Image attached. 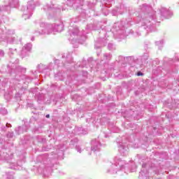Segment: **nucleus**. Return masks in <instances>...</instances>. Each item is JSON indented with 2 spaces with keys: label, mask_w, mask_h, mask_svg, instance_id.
Here are the masks:
<instances>
[{
  "label": "nucleus",
  "mask_w": 179,
  "mask_h": 179,
  "mask_svg": "<svg viewBox=\"0 0 179 179\" xmlns=\"http://www.w3.org/2000/svg\"><path fill=\"white\" fill-rule=\"evenodd\" d=\"M61 174H62V175L64 174V172H61Z\"/></svg>",
  "instance_id": "obj_53"
},
{
  "label": "nucleus",
  "mask_w": 179,
  "mask_h": 179,
  "mask_svg": "<svg viewBox=\"0 0 179 179\" xmlns=\"http://www.w3.org/2000/svg\"><path fill=\"white\" fill-rule=\"evenodd\" d=\"M144 48H145V50H148V45L145 44V46H144Z\"/></svg>",
  "instance_id": "obj_42"
},
{
  "label": "nucleus",
  "mask_w": 179,
  "mask_h": 179,
  "mask_svg": "<svg viewBox=\"0 0 179 179\" xmlns=\"http://www.w3.org/2000/svg\"><path fill=\"white\" fill-rule=\"evenodd\" d=\"M62 10H65V9L62 8Z\"/></svg>",
  "instance_id": "obj_55"
},
{
  "label": "nucleus",
  "mask_w": 179,
  "mask_h": 179,
  "mask_svg": "<svg viewBox=\"0 0 179 179\" xmlns=\"http://www.w3.org/2000/svg\"><path fill=\"white\" fill-rule=\"evenodd\" d=\"M0 160H5L7 163L10 164V169H12L13 170H22L23 167V163H24V159L22 161H19L18 162H15V158L13 157H8V158H0Z\"/></svg>",
  "instance_id": "obj_7"
},
{
  "label": "nucleus",
  "mask_w": 179,
  "mask_h": 179,
  "mask_svg": "<svg viewBox=\"0 0 179 179\" xmlns=\"http://www.w3.org/2000/svg\"><path fill=\"white\" fill-rule=\"evenodd\" d=\"M117 26H118V24H115L114 25V27H117Z\"/></svg>",
  "instance_id": "obj_47"
},
{
  "label": "nucleus",
  "mask_w": 179,
  "mask_h": 179,
  "mask_svg": "<svg viewBox=\"0 0 179 179\" xmlns=\"http://www.w3.org/2000/svg\"><path fill=\"white\" fill-rule=\"evenodd\" d=\"M36 8V3L34 1L31 0L28 1L27 7L22 6L21 10H23V18L26 20L27 19H30L31 15H33V10Z\"/></svg>",
  "instance_id": "obj_6"
},
{
  "label": "nucleus",
  "mask_w": 179,
  "mask_h": 179,
  "mask_svg": "<svg viewBox=\"0 0 179 179\" xmlns=\"http://www.w3.org/2000/svg\"><path fill=\"white\" fill-rule=\"evenodd\" d=\"M67 1H69V2H72L73 0H67Z\"/></svg>",
  "instance_id": "obj_51"
},
{
  "label": "nucleus",
  "mask_w": 179,
  "mask_h": 179,
  "mask_svg": "<svg viewBox=\"0 0 179 179\" xmlns=\"http://www.w3.org/2000/svg\"><path fill=\"white\" fill-rule=\"evenodd\" d=\"M71 142H78V140L75 138L74 140H71Z\"/></svg>",
  "instance_id": "obj_41"
},
{
  "label": "nucleus",
  "mask_w": 179,
  "mask_h": 179,
  "mask_svg": "<svg viewBox=\"0 0 179 179\" xmlns=\"http://www.w3.org/2000/svg\"><path fill=\"white\" fill-rule=\"evenodd\" d=\"M6 34L10 36H5V34H3V30L0 28V41H7V43L12 44V43L15 41V38L10 36H12V34H15V31L8 29L6 31Z\"/></svg>",
  "instance_id": "obj_8"
},
{
  "label": "nucleus",
  "mask_w": 179,
  "mask_h": 179,
  "mask_svg": "<svg viewBox=\"0 0 179 179\" xmlns=\"http://www.w3.org/2000/svg\"><path fill=\"white\" fill-rule=\"evenodd\" d=\"M81 66V68H85V66H86L81 65V66Z\"/></svg>",
  "instance_id": "obj_48"
},
{
  "label": "nucleus",
  "mask_w": 179,
  "mask_h": 179,
  "mask_svg": "<svg viewBox=\"0 0 179 179\" xmlns=\"http://www.w3.org/2000/svg\"><path fill=\"white\" fill-rule=\"evenodd\" d=\"M5 128H6V127H1L2 131H5Z\"/></svg>",
  "instance_id": "obj_44"
},
{
  "label": "nucleus",
  "mask_w": 179,
  "mask_h": 179,
  "mask_svg": "<svg viewBox=\"0 0 179 179\" xmlns=\"http://www.w3.org/2000/svg\"><path fill=\"white\" fill-rule=\"evenodd\" d=\"M17 6H19V0H10L9 6L0 7V12H2V10L9 12V10H10V8H17Z\"/></svg>",
  "instance_id": "obj_9"
},
{
  "label": "nucleus",
  "mask_w": 179,
  "mask_h": 179,
  "mask_svg": "<svg viewBox=\"0 0 179 179\" xmlns=\"http://www.w3.org/2000/svg\"><path fill=\"white\" fill-rule=\"evenodd\" d=\"M124 59H126L129 64H131V60L134 59L132 57H124Z\"/></svg>",
  "instance_id": "obj_33"
},
{
  "label": "nucleus",
  "mask_w": 179,
  "mask_h": 179,
  "mask_svg": "<svg viewBox=\"0 0 179 179\" xmlns=\"http://www.w3.org/2000/svg\"><path fill=\"white\" fill-rule=\"evenodd\" d=\"M101 143L98 139H94L91 142V152L92 153H96V152H100V147Z\"/></svg>",
  "instance_id": "obj_10"
},
{
  "label": "nucleus",
  "mask_w": 179,
  "mask_h": 179,
  "mask_svg": "<svg viewBox=\"0 0 179 179\" xmlns=\"http://www.w3.org/2000/svg\"><path fill=\"white\" fill-rule=\"evenodd\" d=\"M160 13L161 16H162V17L164 19H169V17H171L173 15V13L165 8L160 9Z\"/></svg>",
  "instance_id": "obj_13"
},
{
  "label": "nucleus",
  "mask_w": 179,
  "mask_h": 179,
  "mask_svg": "<svg viewBox=\"0 0 179 179\" xmlns=\"http://www.w3.org/2000/svg\"><path fill=\"white\" fill-rule=\"evenodd\" d=\"M83 64H86V61H83Z\"/></svg>",
  "instance_id": "obj_50"
},
{
  "label": "nucleus",
  "mask_w": 179,
  "mask_h": 179,
  "mask_svg": "<svg viewBox=\"0 0 179 179\" xmlns=\"http://www.w3.org/2000/svg\"><path fill=\"white\" fill-rule=\"evenodd\" d=\"M155 12L148 13L145 18L141 20V27L140 30H147V31H155L156 30V20H155Z\"/></svg>",
  "instance_id": "obj_2"
},
{
  "label": "nucleus",
  "mask_w": 179,
  "mask_h": 179,
  "mask_svg": "<svg viewBox=\"0 0 179 179\" xmlns=\"http://www.w3.org/2000/svg\"><path fill=\"white\" fill-rule=\"evenodd\" d=\"M138 162L140 163V164H142V169L141 172L139 173L138 178L140 179H148V171H146L145 169L146 167H155V164L149 162V158L145 157H138L137 158Z\"/></svg>",
  "instance_id": "obj_4"
},
{
  "label": "nucleus",
  "mask_w": 179,
  "mask_h": 179,
  "mask_svg": "<svg viewBox=\"0 0 179 179\" xmlns=\"http://www.w3.org/2000/svg\"><path fill=\"white\" fill-rule=\"evenodd\" d=\"M15 136L13 131H8L6 134L7 138H12Z\"/></svg>",
  "instance_id": "obj_30"
},
{
  "label": "nucleus",
  "mask_w": 179,
  "mask_h": 179,
  "mask_svg": "<svg viewBox=\"0 0 179 179\" xmlns=\"http://www.w3.org/2000/svg\"><path fill=\"white\" fill-rule=\"evenodd\" d=\"M1 22H3V23H6V22H8V17L3 16Z\"/></svg>",
  "instance_id": "obj_36"
},
{
  "label": "nucleus",
  "mask_w": 179,
  "mask_h": 179,
  "mask_svg": "<svg viewBox=\"0 0 179 179\" xmlns=\"http://www.w3.org/2000/svg\"><path fill=\"white\" fill-rule=\"evenodd\" d=\"M6 127L7 128H12V124H9V123H7L6 125Z\"/></svg>",
  "instance_id": "obj_39"
},
{
  "label": "nucleus",
  "mask_w": 179,
  "mask_h": 179,
  "mask_svg": "<svg viewBox=\"0 0 179 179\" xmlns=\"http://www.w3.org/2000/svg\"><path fill=\"white\" fill-rule=\"evenodd\" d=\"M92 61H93V58H90L88 59V63L90 64V62H92Z\"/></svg>",
  "instance_id": "obj_40"
},
{
  "label": "nucleus",
  "mask_w": 179,
  "mask_h": 179,
  "mask_svg": "<svg viewBox=\"0 0 179 179\" xmlns=\"http://www.w3.org/2000/svg\"><path fill=\"white\" fill-rule=\"evenodd\" d=\"M119 153L123 157L128 156V145L127 143H119Z\"/></svg>",
  "instance_id": "obj_11"
},
{
  "label": "nucleus",
  "mask_w": 179,
  "mask_h": 179,
  "mask_svg": "<svg viewBox=\"0 0 179 179\" xmlns=\"http://www.w3.org/2000/svg\"><path fill=\"white\" fill-rule=\"evenodd\" d=\"M155 156H159V157H167L166 152H155Z\"/></svg>",
  "instance_id": "obj_25"
},
{
  "label": "nucleus",
  "mask_w": 179,
  "mask_h": 179,
  "mask_svg": "<svg viewBox=\"0 0 179 179\" xmlns=\"http://www.w3.org/2000/svg\"><path fill=\"white\" fill-rule=\"evenodd\" d=\"M29 129V123H25L22 126H19L15 128V131L17 135H20L21 134H24Z\"/></svg>",
  "instance_id": "obj_12"
},
{
  "label": "nucleus",
  "mask_w": 179,
  "mask_h": 179,
  "mask_svg": "<svg viewBox=\"0 0 179 179\" xmlns=\"http://www.w3.org/2000/svg\"><path fill=\"white\" fill-rule=\"evenodd\" d=\"M46 118H49L50 117V114H48V115H46Z\"/></svg>",
  "instance_id": "obj_43"
},
{
  "label": "nucleus",
  "mask_w": 179,
  "mask_h": 179,
  "mask_svg": "<svg viewBox=\"0 0 179 179\" xmlns=\"http://www.w3.org/2000/svg\"><path fill=\"white\" fill-rule=\"evenodd\" d=\"M3 57H5V51L0 49V58H3Z\"/></svg>",
  "instance_id": "obj_34"
},
{
  "label": "nucleus",
  "mask_w": 179,
  "mask_h": 179,
  "mask_svg": "<svg viewBox=\"0 0 179 179\" xmlns=\"http://www.w3.org/2000/svg\"><path fill=\"white\" fill-rule=\"evenodd\" d=\"M57 9L61 10V8H58Z\"/></svg>",
  "instance_id": "obj_54"
},
{
  "label": "nucleus",
  "mask_w": 179,
  "mask_h": 179,
  "mask_svg": "<svg viewBox=\"0 0 179 179\" xmlns=\"http://www.w3.org/2000/svg\"><path fill=\"white\" fill-rule=\"evenodd\" d=\"M101 41H103L102 38H99L96 41V44H95L96 48H100V47H101L103 45V43Z\"/></svg>",
  "instance_id": "obj_21"
},
{
  "label": "nucleus",
  "mask_w": 179,
  "mask_h": 179,
  "mask_svg": "<svg viewBox=\"0 0 179 179\" xmlns=\"http://www.w3.org/2000/svg\"><path fill=\"white\" fill-rule=\"evenodd\" d=\"M17 71H19L20 72H22V73H26V69L24 67H22L21 66H17Z\"/></svg>",
  "instance_id": "obj_27"
},
{
  "label": "nucleus",
  "mask_w": 179,
  "mask_h": 179,
  "mask_svg": "<svg viewBox=\"0 0 179 179\" xmlns=\"http://www.w3.org/2000/svg\"><path fill=\"white\" fill-rule=\"evenodd\" d=\"M36 98L39 103H41V101L44 100V95L43 94H38V95H36Z\"/></svg>",
  "instance_id": "obj_23"
},
{
  "label": "nucleus",
  "mask_w": 179,
  "mask_h": 179,
  "mask_svg": "<svg viewBox=\"0 0 179 179\" xmlns=\"http://www.w3.org/2000/svg\"><path fill=\"white\" fill-rule=\"evenodd\" d=\"M108 49L110 50V51H113V50H115V45L113 43H108Z\"/></svg>",
  "instance_id": "obj_28"
},
{
  "label": "nucleus",
  "mask_w": 179,
  "mask_h": 179,
  "mask_svg": "<svg viewBox=\"0 0 179 179\" xmlns=\"http://www.w3.org/2000/svg\"><path fill=\"white\" fill-rule=\"evenodd\" d=\"M82 16H84V17H86V14L82 13L79 17H78V20H72L74 23H76L77 22H79V20H82Z\"/></svg>",
  "instance_id": "obj_26"
},
{
  "label": "nucleus",
  "mask_w": 179,
  "mask_h": 179,
  "mask_svg": "<svg viewBox=\"0 0 179 179\" xmlns=\"http://www.w3.org/2000/svg\"><path fill=\"white\" fill-rule=\"evenodd\" d=\"M119 58H120V59H122L124 58V57L120 56Z\"/></svg>",
  "instance_id": "obj_45"
},
{
  "label": "nucleus",
  "mask_w": 179,
  "mask_h": 179,
  "mask_svg": "<svg viewBox=\"0 0 179 179\" xmlns=\"http://www.w3.org/2000/svg\"><path fill=\"white\" fill-rule=\"evenodd\" d=\"M54 8V7L50 6L49 5H46L43 9L44 10H51V9Z\"/></svg>",
  "instance_id": "obj_32"
},
{
  "label": "nucleus",
  "mask_w": 179,
  "mask_h": 179,
  "mask_svg": "<svg viewBox=\"0 0 179 179\" xmlns=\"http://www.w3.org/2000/svg\"><path fill=\"white\" fill-rule=\"evenodd\" d=\"M31 40V41H34V37H32Z\"/></svg>",
  "instance_id": "obj_46"
},
{
  "label": "nucleus",
  "mask_w": 179,
  "mask_h": 179,
  "mask_svg": "<svg viewBox=\"0 0 179 179\" xmlns=\"http://www.w3.org/2000/svg\"><path fill=\"white\" fill-rule=\"evenodd\" d=\"M112 57L113 56L110 53H104L103 54V57H104V59H106V61H110V59H111Z\"/></svg>",
  "instance_id": "obj_24"
},
{
  "label": "nucleus",
  "mask_w": 179,
  "mask_h": 179,
  "mask_svg": "<svg viewBox=\"0 0 179 179\" xmlns=\"http://www.w3.org/2000/svg\"><path fill=\"white\" fill-rule=\"evenodd\" d=\"M76 149L77 152H78L79 153H82V148H80V146L76 145Z\"/></svg>",
  "instance_id": "obj_35"
},
{
  "label": "nucleus",
  "mask_w": 179,
  "mask_h": 179,
  "mask_svg": "<svg viewBox=\"0 0 179 179\" xmlns=\"http://www.w3.org/2000/svg\"><path fill=\"white\" fill-rule=\"evenodd\" d=\"M137 76H143V73L141 72V71H138L137 73Z\"/></svg>",
  "instance_id": "obj_37"
},
{
  "label": "nucleus",
  "mask_w": 179,
  "mask_h": 179,
  "mask_svg": "<svg viewBox=\"0 0 179 179\" xmlns=\"http://www.w3.org/2000/svg\"><path fill=\"white\" fill-rule=\"evenodd\" d=\"M96 1L94 3L93 0H90V1H87V5L88 6V8H94V6L96 5Z\"/></svg>",
  "instance_id": "obj_22"
},
{
  "label": "nucleus",
  "mask_w": 179,
  "mask_h": 179,
  "mask_svg": "<svg viewBox=\"0 0 179 179\" xmlns=\"http://www.w3.org/2000/svg\"><path fill=\"white\" fill-rule=\"evenodd\" d=\"M36 163H40L41 160L43 162V164L45 165V169H49V171H51V169L54 167L55 164H58V158L57 157H48V158H43V157H37L36 158Z\"/></svg>",
  "instance_id": "obj_5"
},
{
  "label": "nucleus",
  "mask_w": 179,
  "mask_h": 179,
  "mask_svg": "<svg viewBox=\"0 0 179 179\" xmlns=\"http://www.w3.org/2000/svg\"><path fill=\"white\" fill-rule=\"evenodd\" d=\"M142 12H152V6L145 3L141 6Z\"/></svg>",
  "instance_id": "obj_18"
},
{
  "label": "nucleus",
  "mask_w": 179,
  "mask_h": 179,
  "mask_svg": "<svg viewBox=\"0 0 179 179\" xmlns=\"http://www.w3.org/2000/svg\"><path fill=\"white\" fill-rule=\"evenodd\" d=\"M136 164L132 159L127 161L119 157H111L108 162L106 173L124 176L127 173V170H130L131 173H134L136 171Z\"/></svg>",
  "instance_id": "obj_1"
},
{
  "label": "nucleus",
  "mask_w": 179,
  "mask_h": 179,
  "mask_svg": "<svg viewBox=\"0 0 179 179\" xmlns=\"http://www.w3.org/2000/svg\"><path fill=\"white\" fill-rule=\"evenodd\" d=\"M117 34H119L120 38H125L128 34H127V31H125V27H122V29H117Z\"/></svg>",
  "instance_id": "obj_15"
},
{
  "label": "nucleus",
  "mask_w": 179,
  "mask_h": 179,
  "mask_svg": "<svg viewBox=\"0 0 179 179\" xmlns=\"http://www.w3.org/2000/svg\"><path fill=\"white\" fill-rule=\"evenodd\" d=\"M69 31H71V36H78V34H79V29L78 27L73 29L69 28Z\"/></svg>",
  "instance_id": "obj_19"
},
{
  "label": "nucleus",
  "mask_w": 179,
  "mask_h": 179,
  "mask_svg": "<svg viewBox=\"0 0 179 179\" xmlns=\"http://www.w3.org/2000/svg\"><path fill=\"white\" fill-rule=\"evenodd\" d=\"M62 58H65L67 64H72L73 62V59L72 58V52H69L68 53H64L62 55Z\"/></svg>",
  "instance_id": "obj_14"
},
{
  "label": "nucleus",
  "mask_w": 179,
  "mask_h": 179,
  "mask_svg": "<svg viewBox=\"0 0 179 179\" xmlns=\"http://www.w3.org/2000/svg\"><path fill=\"white\" fill-rule=\"evenodd\" d=\"M58 61H59V60H56V61H55V64H57V62H58Z\"/></svg>",
  "instance_id": "obj_52"
},
{
  "label": "nucleus",
  "mask_w": 179,
  "mask_h": 179,
  "mask_svg": "<svg viewBox=\"0 0 179 179\" xmlns=\"http://www.w3.org/2000/svg\"><path fill=\"white\" fill-rule=\"evenodd\" d=\"M149 59V54L144 53L141 58V65L146 66L148 65V60Z\"/></svg>",
  "instance_id": "obj_16"
},
{
  "label": "nucleus",
  "mask_w": 179,
  "mask_h": 179,
  "mask_svg": "<svg viewBox=\"0 0 179 179\" xmlns=\"http://www.w3.org/2000/svg\"><path fill=\"white\" fill-rule=\"evenodd\" d=\"M155 44L158 47H163V44H164V41H157V42H155Z\"/></svg>",
  "instance_id": "obj_31"
},
{
  "label": "nucleus",
  "mask_w": 179,
  "mask_h": 179,
  "mask_svg": "<svg viewBox=\"0 0 179 179\" xmlns=\"http://www.w3.org/2000/svg\"><path fill=\"white\" fill-rule=\"evenodd\" d=\"M38 69H40V65L37 66Z\"/></svg>",
  "instance_id": "obj_49"
},
{
  "label": "nucleus",
  "mask_w": 179,
  "mask_h": 179,
  "mask_svg": "<svg viewBox=\"0 0 179 179\" xmlns=\"http://www.w3.org/2000/svg\"><path fill=\"white\" fill-rule=\"evenodd\" d=\"M40 27H43L41 31H36L39 36L41 34H51L53 32H61L64 30V24L60 22L59 24H45L41 22L40 24Z\"/></svg>",
  "instance_id": "obj_3"
},
{
  "label": "nucleus",
  "mask_w": 179,
  "mask_h": 179,
  "mask_svg": "<svg viewBox=\"0 0 179 179\" xmlns=\"http://www.w3.org/2000/svg\"><path fill=\"white\" fill-rule=\"evenodd\" d=\"M31 43H27V45H25L22 48V50L21 51V55H22V57H24L26 55V52L30 51V50H31Z\"/></svg>",
  "instance_id": "obj_17"
},
{
  "label": "nucleus",
  "mask_w": 179,
  "mask_h": 179,
  "mask_svg": "<svg viewBox=\"0 0 179 179\" xmlns=\"http://www.w3.org/2000/svg\"><path fill=\"white\" fill-rule=\"evenodd\" d=\"M0 113L3 115H6V114H8V110H6V108H1L0 109Z\"/></svg>",
  "instance_id": "obj_29"
},
{
  "label": "nucleus",
  "mask_w": 179,
  "mask_h": 179,
  "mask_svg": "<svg viewBox=\"0 0 179 179\" xmlns=\"http://www.w3.org/2000/svg\"><path fill=\"white\" fill-rule=\"evenodd\" d=\"M6 179H15V173L13 172H6Z\"/></svg>",
  "instance_id": "obj_20"
},
{
  "label": "nucleus",
  "mask_w": 179,
  "mask_h": 179,
  "mask_svg": "<svg viewBox=\"0 0 179 179\" xmlns=\"http://www.w3.org/2000/svg\"><path fill=\"white\" fill-rule=\"evenodd\" d=\"M26 80H29V82H31V80H33V78H30V77H29V76H27V77H26Z\"/></svg>",
  "instance_id": "obj_38"
}]
</instances>
